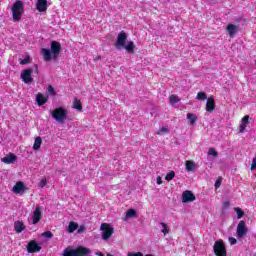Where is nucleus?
I'll return each mask as SVG.
<instances>
[{
    "instance_id": "1",
    "label": "nucleus",
    "mask_w": 256,
    "mask_h": 256,
    "mask_svg": "<svg viewBox=\"0 0 256 256\" xmlns=\"http://www.w3.org/2000/svg\"><path fill=\"white\" fill-rule=\"evenodd\" d=\"M61 43L57 41H52L50 45V50L47 48L41 49V55L44 61L49 62L52 59H58L61 53ZM52 54V56H51Z\"/></svg>"
},
{
    "instance_id": "2",
    "label": "nucleus",
    "mask_w": 256,
    "mask_h": 256,
    "mask_svg": "<svg viewBox=\"0 0 256 256\" xmlns=\"http://www.w3.org/2000/svg\"><path fill=\"white\" fill-rule=\"evenodd\" d=\"M11 11L13 21L15 23H19L23 17V14L25 13V4H23V1L21 0H16L11 7Z\"/></svg>"
},
{
    "instance_id": "3",
    "label": "nucleus",
    "mask_w": 256,
    "mask_h": 256,
    "mask_svg": "<svg viewBox=\"0 0 256 256\" xmlns=\"http://www.w3.org/2000/svg\"><path fill=\"white\" fill-rule=\"evenodd\" d=\"M91 253L86 247L79 246L76 249H71V247H67L64 251L62 256H88Z\"/></svg>"
},
{
    "instance_id": "4",
    "label": "nucleus",
    "mask_w": 256,
    "mask_h": 256,
    "mask_svg": "<svg viewBox=\"0 0 256 256\" xmlns=\"http://www.w3.org/2000/svg\"><path fill=\"white\" fill-rule=\"evenodd\" d=\"M52 117L57 121L58 123H65L67 120V110L63 107H58L52 110Z\"/></svg>"
},
{
    "instance_id": "5",
    "label": "nucleus",
    "mask_w": 256,
    "mask_h": 256,
    "mask_svg": "<svg viewBox=\"0 0 256 256\" xmlns=\"http://www.w3.org/2000/svg\"><path fill=\"white\" fill-rule=\"evenodd\" d=\"M214 255L216 256H227V247H225V242L220 239L214 243L213 246Z\"/></svg>"
},
{
    "instance_id": "6",
    "label": "nucleus",
    "mask_w": 256,
    "mask_h": 256,
    "mask_svg": "<svg viewBox=\"0 0 256 256\" xmlns=\"http://www.w3.org/2000/svg\"><path fill=\"white\" fill-rule=\"evenodd\" d=\"M100 231H102V239L104 241L111 239V236L115 233V229L108 223H102L100 226Z\"/></svg>"
},
{
    "instance_id": "7",
    "label": "nucleus",
    "mask_w": 256,
    "mask_h": 256,
    "mask_svg": "<svg viewBox=\"0 0 256 256\" xmlns=\"http://www.w3.org/2000/svg\"><path fill=\"white\" fill-rule=\"evenodd\" d=\"M33 69L27 68L21 72L20 79L27 85L33 83Z\"/></svg>"
},
{
    "instance_id": "8",
    "label": "nucleus",
    "mask_w": 256,
    "mask_h": 256,
    "mask_svg": "<svg viewBox=\"0 0 256 256\" xmlns=\"http://www.w3.org/2000/svg\"><path fill=\"white\" fill-rule=\"evenodd\" d=\"M248 229L247 226L245 225V221L241 220L238 225H237V229H236V235L238 239H243V237H245V235H247L248 233Z\"/></svg>"
},
{
    "instance_id": "9",
    "label": "nucleus",
    "mask_w": 256,
    "mask_h": 256,
    "mask_svg": "<svg viewBox=\"0 0 256 256\" xmlns=\"http://www.w3.org/2000/svg\"><path fill=\"white\" fill-rule=\"evenodd\" d=\"M126 41H127V33L125 31H121L118 34L116 43L114 44L116 49H121V47H125Z\"/></svg>"
},
{
    "instance_id": "10",
    "label": "nucleus",
    "mask_w": 256,
    "mask_h": 256,
    "mask_svg": "<svg viewBox=\"0 0 256 256\" xmlns=\"http://www.w3.org/2000/svg\"><path fill=\"white\" fill-rule=\"evenodd\" d=\"M195 199H196L195 194H193V192H191L190 190H186L182 193L183 203H193Z\"/></svg>"
},
{
    "instance_id": "11",
    "label": "nucleus",
    "mask_w": 256,
    "mask_h": 256,
    "mask_svg": "<svg viewBox=\"0 0 256 256\" xmlns=\"http://www.w3.org/2000/svg\"><path fill=\"white\" fill-rule=\"evenodd\" d=\"M41 211H43V208L41 206H36L32 215L33 225H37V223L41 221L42 219Z\"/></svg>"
},
{
    "instance_id": "12",
    "label": "nucleus",
    "mask_w": 256,
    "mask_h": 256,
    "mask_svg": "<svg viewBox=\"0 0 256 256\" xmlns=\"http://www.w3.org/2000/svg\"><path fill=\"white\" fill-rule=\"evenodd\" d=\"M28 253H39L41 251V246L37 244V241L31 240L27 245Z\"/></svg>"
},
{
    "instance_id": "13",
    "label": "nucleus",
    "mask_w": 256,
    "mask_h": 256,
    "mask_svg": "<svg viewBox=\"0 0 256 256\" xmlns=\"http://www.w3.org/2000/svg\"><path fill=\"white\" fill-rule=\"evenodd\" d=\"M226 31L230 37H235L239 31V25L229 23L226 27Z\"/></svg>"
},
{
    "instance_id": "14",
    "label": "nucleus",
    "mask_w": 256,
    "mask_h": 256,
    "mask_svg": "<svg viewBox=\"0 0 256 256\" xmlns=\"http://www.w3.org/2000/svg\"><path fill=\"white\" fill-rule=\"evenodd\" d=\"M207 113H213L215 111V98L213 96L208 97L206 102Z\"/></svg>"
},
{
    "instance_id": "15",
    "label": "nucleus",
    "mask_w": 256,
    "mask_h": 256,
    "mask_svg": "<svg viewBox=\"0 0 256 256\" xmlns=\"http://www.w3.org/2000/svg\"><path fill=\"white\" fill-rule=\"evenodd\" d=\"M36 9L39 13H45L47 11V0H37Z\"/></svg>"
},
{
    "instance_id": "16",
    "label": "nucleus",
    "mask_w": 256,
    "mask_h": 256,
    "mask_svg": "<svg viewBox=\"0 0 256 256\" xmlns=\"http://www.w3.org/2000/svg\"><path fill=\"white\" fill-rule=\"evenodd\" d=\"M15 161H17V156L13 153L2 158V163H5L6 165H11L12 163H15Z\"/></svg>"
},
{
    "instance_id": "17",
    "label": "nucleus",
    "mask_w": 256,
    "mask_h": 256,
    "mask_svg": "<svg viewBox=\"0 0 256 256\" xmlns=\"http://www.w3.org/2000/svg\"><path fill=\"white\" fill-rule=\"evenodd\" d=\"M26 229L25 223H23V221H15L14 222V231H16V233H22L24 232Z\"/></svg>"
},
{
    "instance_id": "18",
    "label": "nucleus",
    "mask_w": 256,
    "mask_h": 256,
    "mask_svg": "<svg viewBox=\"0 0 256 256\" xmlns=\"http://www.w3.org/2000/svg\"><path fill=\"white\" fill-rule=\"evenodd\" d=\"M12 191L16 194H19L21 193V191H25V183L19 181L17 182L13 188H12Z\"/></svg>"
},
{
    "instance_id": "19",
    "label": "nucleus",
    "mask_w": 256,
    "mask_h": 256,
    "mask_svg": "<svg viewBox=\"0 0 256 256\" xmlns=\"http://www.w3.org/2000/svg\"><path fill=\"white\" fill-rule=\"evenodd\" d=\"M36 102H37V105H38L39 107H41L42 105H45V103H47V97H44L43 94L38 93V94L36 95Z\"/></svg>"
},
{
    "instance_id": "20",
    "label": "nucleus",
    "mask_w": 256,
    "mask_h": 256,
    "mask_svg": "<svg viewBox=\"0 0 256 256\" xmlns=\"http://www.w3.org/2000/svg\"><path fill=\"white\" fill-rule=\"evenodd\" d=\"M127 51V53H130L133 55L135 53V43L133 41L128 42L127 45L122 46Z\"/></svg>"
},
{
    "instance_id": "21",
    "label": "nucleus",
    "mask_w": 256,
    "mask_h": 256,
    "mask_svg": "<svg viewBox=\"0 0 256 256\" xmlns=\"http://www.w3.org/2000/svg\"><path fill=\"white\" fill-rule=\"evenodd\" d=\"M186 117L189 121V125L193 126L197 123V114L187 113Z\"/></svg>"
},
{
    "instance_id": "22",
    "label": "nucleus",
    "mask_w": 256,
    "mask_h": 256,
    "mask_svg": "<svg viewBox=\"0 0 256 256\" xmlns=\"http://www.w3.org/2000/svg\"><path fill=\"white\" fill-rule=\"evenodd\" d=\"M133 217H137V211L135 209H129L126 211L124 221H127L128 219H133Z\"/></svg>"
},
{
    "instance_id": "23",
    "label": "nucleus",
    "mask_w": 256,
    "mask_h": 256,
    "mask_svg": "<svg viewBox=\"0 0 256 256\" xmlns=\"http://www.w3.org/2000/svg\"><path fill=\"white\" fill-rule=\"evenodd\" d=\"M73 109H76L77 111H83V103L81 100L75 98L73 102Z\"/></svg>"
},
{
    "instance_id": "24",
    "label": "nucleus",
    "mask_w": 256,
    "mask_h": 256,
    "mask_svg": "<svg viewBox=\"0 0 256 256\" xmlns=\"http://www.w3.org/2000/svg\"><path fill=\"white\" fill-rule=\"evenodd\" d=\"M42 143H43V140L41 139V137H36L33 145L34 151H39V149H41Z\"/></svg>"
},
{
    "instance_id": "25",
    "label": "nucleus",
    "mask_w": 256,
    "mask_h": 256,
    "mask_svg": "<svg viewBox=\"0 0 256 256\" xmlns=\"http://www.w3.org/2000/svg\"><path fill=\"white\" fill-rule=\"evenodd\" d=\"M79 229V224L77 222H70L68 225V233H73L74 231H77Z\"/></svg>"
},
{
    "instance_id": "26",
    "label": "nucleus",
    "mask_w": 256,
    "mask_h": 256,
    "mask_svg": "<svg viewBox=\"0 0 256 256\" xmlns=\"http://www.w3.org/2000/svg\"><path fill=\"white\" fill-rule=\"evenodd\" d=\"M234 211L237 215V219H242V217L245 216V211H243V209H241L240 207H235Z\"/></svg>"
},
{
    "instance_id": "27",
    "label": "nucleus",
    "mask_w": 256,
    "mask_h": 256,
    "mask_svg": "<svg viewBox=\"0 0 256 256\" xmlns=\"http://www.w3.org/2000/svg\"><path fill=\"white\" fill-rule=\"evenodd\" d=\"M196 99H197L198 101H205V100L208 99V98H207V94H206L205 92H198V93H197V96H196Z\"/></svg>"
},
{
    "instance_id": "28",
    "label": "nucleus",
    "mask_w": 256,
    "mask_h": 256,
    "mask_svg": "<svg viewBox=\"0 0 256 256\" xmlns=\"http://www.w3.org/2000/svg\"><path fill=\"white\" fill-rule=\"evenodd\" d=\"M175 179V171H170L165 176V181H173Z\"/></svg>"
},
{
    "instance_id": "29",
    "label": "nucleus",
    "mask_w": 256,
    "mask_h": 256,
    "mask_svg": "<svg viewBox=\"0 0 256 256\" xmlns=\"http://www.w3.org/2000/svg\"><path fill=\"white\" fill-rule=\"evenodd\" d=\"M194 167H195V162L189 161V160L186 161V170L187 171H193Z\"/></svg>"
},
{
    "instance_id": "30",
    "label": "nucleus",
    "mask_w": 256,
    "mask_h": 256,
    "mask_svg": "<svg viewBox=\"0 0 256 256\" xmlns=\"http://www.w3.org/2000/svg\"><path fill=\"white\" fill-rule=\"evenodd\" d=\"M29 63H31V57L29 55L20 60V65H27Z\"/></svg>"
},
{
    "instance_id": "31",
    "label": "nucleus",
    "mask_w": 256,
    "mask_h": 256,
    "mask_svg": "<svg viewBox=\"0 0 256 256\" xmlns=\"http://www.w3.org/2000/svg\"><path fill=\"white\" fill-rule=\"evenodd\" d=\"M179 101H181V99L179 97H177L176 95H170V103L172 105L175 103H179Z\"/></svg>"
},
{
    "instance_id": "32",
    "label": "nucleus",
    "mask_w": 256,
    "mask_h": 256,
    "mask_svg": "<svg viewBox=\"0 0 256 256\" xmlns=\"http://www.w3.org/2000/svg\"><path fill=\"white\" fill-rule=\"evenodd\" d=\"M208 155H212V157H217L219 155V152H217L215 148H210L208 150Z\"/></svg>"
},
{
    "instance_id": "33",
    "label": "nucleus",
    "mask_w": 256,
    "mask_h": 256,
    "mask_svg": "<svg viewBox=\"0 0 256 256\" xmlns=\"http://www.w3.org/2000/svg\"><path fill=\"white\" fill-rule=\"evenodd\" d=\"M160 225L163 227L162 233H163L164 235L169 234V229H167V224H166L165 222H162Z\"/></svg>"
},
{
    "instance_id": "34",
    "label": "nucleus",
    "mask_w": 256,
    "mask_h": 256,
    "mask_svg": "<svg viewBox=\"0 0 256 256\" xmlns=\"http://www.w3.org/2000/svg\"><path fill=\"white\" fill-rule=\"evenodd\" d=\"M221 183H223V178L219 177L215 182V189H219V187H221Z\"/></svg>"
},
{
    "instance_id": "35",
    "label": "nucleus",
    "mask_w": 256,
    "mask_h": 256,
    "mask_svg": "<svg viewBox=\"0 0 256 256\" xmlns=\"http://www.w3.org/2000/svg\"><path fill=\"white\" fill-rule=\"evenodd\" d=\"M45 185H47V179L43 178L40 182L38 187H40V189H43L45 187Z\"/></svg>"
},
{
    "instance_id": "36",
    "label": "nucleus",
    "mask_w": 256,
    "mask_h": 256,
    "mask_svg": "<svg viewBox=\"0 0 256 256\" xmlns=\"http://www.w3.org/2000/svg\"><path fill=\"white\" fill-rule=\"evenodd\" d=\"M43 237H46V239H51L53 237V232L46 231L43 233Z\"/></svg>"
},
{
    "instance_id": "37",
    "label": "nucleus",
    "mask_w": 256,
    "mask_h": 256,
    "mask_svg": "<svg viewBox=\"0 0 256 256\" xmlns=\"http://www.w3.org/2000/svg\"><path fill=\"white\" fill-rule=\"evenodd\" d=\"M127 256H143L142 252H128Z\"/></svg>"
},
{
    "instance_id": "38",
    "label": "nucleus",
    "mask_w": 256,
    "mask_h": 256,
    "mask_svg": "<svg viewBox=\"0 0 256 256\" xmlns=\"http://www.w3.org/2000/svg\"><path fill=\"white\" fill-rule=\"evenodd\" d=\"M161 133H169V129L166 128V127H163V128H161V129L158 131V135H161Z\"/></svg>"
},
{
    "instance_id": "39",
    "label": "nucleus",
    "mask_w": 256,
    "mask_h": 256,
    "mask_svg": "<svg viewBox=\"0 0 256 256\" xmlns=\"http://www.w3.org/2000/svg\"><path fill=\"white\" fill-rule=\"evenodd\" d=\"M48 93H50V95H55V88H53L51 85L48 86Z\"/></svg>"
},
{
    "instance_id": "40",
    "label": "nucleus",
    "mask_w": 256,
    "mask_h": 256,
    "mask_svg": "<svg viewBox=\"0 0 256 256\" xmlns=\"http://www.w3.org/2000/svg\"><path fill=\"white\" fill-rule=\"evenodd\" d=\"M242 123H244V125H247V123H249V115H246L242 118Z\"/></svg>"
},
{
    "instance_id": "41",
    "label": "nucleus",
    "mask_w": 256,
    "mask_h": 256,
    "mask_svg": "<svg viewBox=\"0 0 256 256\" xmlns=\"http://www.w3.org/2000/svg\"><path fill=\"white\" fill-rule=\"evenodd\" d=\"M229 243H230V245H236L237 244V239H235L234 237H230L229 238Z\"/></svg>"
},
{
    "instance_id": "42",
    "label": "nucleus",
    "mask_w": 256,
    "mask_h": 256,
    "mask_svg": "<svg viewBox=\"0 0 256 256\" xmlns=\"http://www.w3.org/2000/svg\"><path fill=\"white\" fill-rule=\"evenodd\" d=\"M156 183H157V185H163V179L161 178V176H158L156 178Z\"/></svg>"
},
{
    "instance_id": "43",
    "label": "nucleus",
    "mask_w": 256,
    "mask_h": 256,
    "mask_svg": "<svg viewBox=\"0 0 256 256\" xmlns=\"http://www.w3.org/2000/svg\"><path fill=\"white\" fill-rule=\"evenodd\" d=\"M246 127L247 126L245 124L240 125V132L243 133L245 131Z\"/></svg>"
},
{
    "instance_id": "44",
    "label": "nucleus",
    "mask_w": 256,
    "mask_h": 256,
    "mask_svg": "<svg viewBox=\"0 0 256 256\" xmlns=\"http://www.w3.org/2000/svg\"><path fill=\"white\" fill-rule=\"evenodd\" d=\"M231 204L229 203V201H225L224 203H223V207H224V209H227V207H229Z\"/></svg>"
},
{
    "instance_id": "45",
    "label": "nucleus",
    "mask_w": 256,
    "mask_h": 256,
    "mask_svg": "<svg viewBox=\"0 0 256 256\" xmlns=\"http://www.w3.org/2000/svg\"><path fill=\"white\" fill-rule=\"evenodd\" d=\"M83 231H85V226H80L78 228V233H83Z\"/></svg>"
},
{
    "instance_id": "46",
    "label": "nucleus",
    "mask_w": 256,
    "mask_h": 256,
    "mask_svg": "<svg viewBox=\"0 0 256 256\" xmlns=\"http://www.w3.org/2000/svg\"><path fill=\"white\" fill-rule=\"evenodd\" d=\"M241 21H243V18L241 17L236 18V23H241Z\"/></svg>"
},
{
    "instance_id": "47",
    "label": "nucleus",
    "mask_w": 256,
    "mask_h": 256,
    "mask_svg": "<svg viewBox=\"0 0 256 256\" xmlns=\"http://www.w3.org/2000/svg\"><path fill=\"white\" fill-rule=\"evenodd\" d=\"M97 256H105V254L103 252H96Z\"/></svg>"
},
{
    "instance_id": "48",
    "label": "nucleus",
    "mask_w": 256,
    "mask_h": 256,
    "mask_svg": "<svg viewBox=\"0 0 256 256\" xmlns=\"http://www.w3.org/2000/svg\"><path fill=\"white\" fill-rule=\"evenodd\" d=\"M35 69H36V71L39 69V66H37V65H35Z\"/></svg>"
},
{
    "instance_id": "49",
    "label": "nucleus",
    "mask_w": 256,
    "mask_h": 256,
    "mask_svg": "<svg viewBox=\"0 0 256 256\" xmlns=\"http://www.w3.org/2000/svg\"><path fill=\"white\" fill-rule=\"evenodd\" d=\"M98 59H101V56H99L98 58H96V61H97Z\"/></svg>"
},
{
    "instance_id": "50",
    "label": "nucleus",
    "mask_w": 256,
    "mask_h": 256,
    "mask_svg": "<svg viewBox=\"0 0 256 256\" xmlns=\"http://www.w3.org/2000/svg\"><path fill=\"white\" fill-rule=\"evenodd\" d=\"M146 256H153V255H151V254H147Z\"/></svg>"
},
{
    "instance_id": "51",
    "label": "nucleus",
    "mask_w": 256,
    "mask_h": 256,
    "mask_svg": "<svg viewBox=\"0 0 256 256\" xmlns=\"http://www.w3.org/2000/svg\"><path fill=\"white\" fill-rule=\"evenodd\" d=\"M107 256H113V255H111V254H107Z\"/></svg>"
}]
</instances>
